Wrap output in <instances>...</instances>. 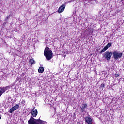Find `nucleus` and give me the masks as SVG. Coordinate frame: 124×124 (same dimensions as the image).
Instances as JSON below:
<instances>
[{"label": "nucleus", "mask_w": 124, "mask_h": 124, "mask_svg": "<svg viewBox=\"0 0 124 124\" xmlns=\"http://www.w3.org/2000/svg\"><path fill=\"white\" fill-rule=\"evenodd\" d=\"M28 124H47V122L42 121L40 119H35L32 116H31L28 120Z\"/></svg>", "instance_id": "1"}, {"label": "nucleus", "mask_w": 124, "mask_h": 124, "mask_svg": "<svg viewBox=\"0 0 124 124\" xmlns=\"http://www.w3.org/2000/svg\"><path fill=\"white\" fill-rule=\"evenodd\" d=\"M44 54L47 61H50L53 58V52L48 47L45 48Z\"/></svg>", "instance_id": "2"}, {"label": "nucleus", "mask_w": 124, "mask_h": 124, "mask_svg": "<svg viewBox=\"0 0 124 124\" xmlns=\"http://www.w3.org/2000/svg\"><path fill=\"white\" fill-rule=\"evenodd\" d=\"M112 53L111 52L106 51L103 54V58H104L105 60L107 61H110L111 60V57H112Z\"/></svg>", "instance_id": "3"}, {"label": "nucleus", "mask_w": 124, "mask_h": 124, "mask_svg": "<svg viewBox=\"0 0 124 124\" xmlns=\"http://www.w3.org/2000/svg\"><path fill=\"white\" fill-rule=\"evenodd\" d=\"M112 55L114 60H118V59H121V58H122L123 56V53L116 51L112 53Z\"/></svg>", "instance_id": "4"}, {"label": "nucleus", "mask_w": 124, "mask_h": 124, "mask_svg": "<svg viewBox=\"0 0 124 124\" xmlns=\"http://www.w3.org/2000/svg\"><path fill=\"white\" fill-rule=\"evenodd\" d=\"M10 89L9 86L6 87H0V97L2 95L3 93H5V91Z\"/></svg>", "instance_id": "5"}, {"label": "nucleus", "mask_w": 124, "mask_h": 124, "mask_svg": "<svg viewBox=\"0 0 124 124\" xmlns=\"http://www.w3.org/2000/svg\"><path fill=\"white\" fill-rule=\"evenodd\" d=\"M111 46H112V43H108L107 45L104 47V48L101 50L100 54H102V53H104V52H105L106 50H108V49H109V48H110Z\"/></svg>", "instance_id": "6"}, {"label": "nucleus", "mask_w": 124, "mask_h": 124, "mask_svg": "<svg viewBox=\"0 0 124 124\" xmlns=\"http://www.w3.org/2000/svg\"><path fill=\"white\" fill-rule=\"evenodd\" d=\"M88 108V104H82L80 106V112L81 113H84V112H86V110Z\"/></svg>", "instance_id": "7"}, {"label": "nucleus", "mask_w": 124, "mask_h": 124, "mask_svg": "<svg viewBox=\"0 0 124 124\" xmlns=\"http://www.w3.org/2000/svg\"><path fill=\"white\" fill-rule=\"evenodd\" d=\"M19 106L18 104L15 105L14 107H13L9 110V112L11 114H12L14 111H16V110L18 109L19 108Z\"/></svg>", "instance_id": "8"}, {"label": "nucleus", "mask_w": 124, "mask_h": 124, "mask_svg": "<svg viewBox=\"0 0 124 124\" xmlns=\"http://www.w3.org/2000/svg\"><path fill=\"white\" fill-rule=\"evenodd\" d=\"M65 8V4L62 5L58 9V13H62V12H63Z\"/></svg>", "instance_id": "9"}, {"label": "nucleus", "mask_w": 124, "mask_h": 124, "mask_svg": "<svg viewBox=\"0 0 124 124\" xmlns=\"http://www.w3.org/2000/svg\"><path fill=\"white\" fill-rule=\"evenodd\" d=\"M37 109H35V108H33L31 111V115L33 117H36L37 116Z\"/></svg>", "instance_id": "10"}, {"label": "nucleus", "mask_w": 124, "mask_h": 124, "mask_svg": "<svg viewBox=\"0 0 124 124\" xmlns=\"http://www.w3.org/2000/svg\"><path fill=\"white\" fill-rule=\"evenodd\" d=\"M85 122L88 124H93V120H92V118H91L90 117H87L85 118Z\"/></svg>", "instance_id": "11"}, {"label": "nucleus", "mask_w": 124, "mask_h": 124, "mask_svg": "<svg viewBox=\"0 0 124 124\" xmlns=\"http://www.w3.org/2000/svg\"><path fill=\"white\" fill-rule=\"evenodd\" d=\"M44 71V68L43 67H40L38 69V72L39 73H43V72Z\"/></svg>", "instance_id": "12"}, {"label": "nucleus", "mask_w": 124, "mask_h": 124, "mask_svg": "<svg viewBox=\"0 0 124 124\" xmlns=\"http://www.w3.org/2000/svg\"><path fill=\"white\" fill-rule=\"evenodd\" d=\"M29 62L31 63V65H32V64H34L35 63V61H34L33 59H31L29 60Z\"/></svg>", "instance_id": "13"}, {"label": "nucleus", "mask_w": 124, "mask_h": 124, "mask_svg": "<svg viewBox=\"0 0 124 124\" xmlns=\"http://www.w3.org/2000/svg\"><path fill=\"white\" fill-rule=\"evenodd\" d=\"M16 83V82L15 81L13 83H12L11 85H9V87H10V88H12V87H14Z\"/></svg>", "instance_id": "14"}, {"label": "nucleus", "mask_w": 124, "mask_h": 124, "mask_svg": "<svg viewBox=\"0 0 124 124\" xmlns=\"http://www.w3.org/2000/svg\"><path fill=\"white\" fill-rule=\"evenodd\" d=\"M105 85L104 84H101L100 86V88H104Z\"/></svg>", "instance_id": "15"}, {"label": "nucleus", "mask_w": 124, "mask_h": 124, "mask_svg": "<svg viewBox=\"0 0 124 124\" xmlns=\"http://www.w3.org/2000/svg\"><path fill=\"white\" fill-rule=\"evenodd\" d=\"M10 18V16H8L6 17L7 20H9Z\"/></svg>", "instance_id": "16"}, {"label": "nucleus", "mask_w": 124, "mask_h": 124, "mask_svg": "<svg viewBox=\"0 0 124 124\" xmlns=\"http://www.w3.org/2000/svg\"><path fill=\"white\" fill-rule=\"evenodd\" d=\"M19 77H17L16 78V81H19Z\"/></svg>", "instance_id": "17"}, {"label": "nucleus", "mask_w": 124, "mask_h": 124, "mask_svg": "<svg viewBox=\"0 0 124 124\" xmlns=\"http://www.w3.org/2000/svg\"><path fill=\"white\" fill-rule=\"evenodd\" d=\"M115 76H116V77H119V74H116V75H115Z\"/></svg>", "instance_id": "18"}, {"label": "nucleus", "mask_w": 124, "mask_h": 124, "mask_svg": "<svg viewBox=\"0 0 124 124\" xmlns=\"http://www.w3.org/2000/svg\"><path fill=\"white\" fill-rule=\"evenodd\" d=\"M12 16V14H11V13L9 15V16L10 17H11Z\"/></svg>", "instance_id": "19"}, {"label": "nucleus", "mask_w": 124, "mask_h": 124, "mask_svg": "<svg viewBox=\"0 0 124 124\" xmlns=\"http://www.w3.org/2000/svg\"><path fill=\"white\" fill-rule=\"evenodd\" d=\"M1 119V115H0V120Z\"/></svg>", "instance_id": "20"}]
</instances>
